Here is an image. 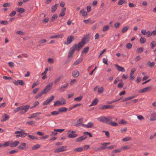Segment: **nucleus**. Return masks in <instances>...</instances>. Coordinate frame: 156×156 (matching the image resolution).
I'll list each match as a JSON object with an SVG mask.
<instances>
[{"mask_svg":"<svg viewBox=\"0 0 156 156\" xmlns=\"http://www.w3.org/2000/svg\"><path fill=\"white\" fill-rule=\"evenodd\" d=\"M86 43V41H82L77 45L76 44H73L70 49L67 56L68 58H72L73 55L75 50H76L78 51H80L83 46Z\"/></svg>","mask_w":156,"mask_h":156,"instance_id":"nucleus-1","label":"nucleus"},{"mask_svg":"<svg viewBox=\"0 0 156 156\" xmlns=\"http://www.w3.org/2000/svg\"><path fill=\"white\" fill-rule=\"evenodd\" d=\"M113 117L111 116H109L108 117L105 116H102L99 117L98 118V121L104 122L108 124L109 121L113 119Z\"/></svg>","mask_w":156,"mask_h":156,"instance_id":"nucleus-2","label":"nucleus"},{"mask_svg":"<svg viewBox=\"0 0 156 156\" xmlns=\"http://www.w3.org/2000/svg\"><path fill=\"white\" fill-rule=\"evenodd\" d=\"M30 107L29 105H23L21 106V111L20 112L21 114H25L27 111Z\"/></svg>","mask_w":156,"mask_h":156,"instance_id":"nucleus-3","label":"nucleus"},{"mask_svg":"<svg viewBox=\"0 0 156 156\" xmlns=\"http://www.w3.org/2000/svg\"><path fill=\"white\" fill-rule=\"evenodd\" d=\"M75 131H68L67 132V134H68V137L69 138H74L77 136V135Z\"/></svg>","mask_w":156,"mask_h":156,"instance_id":"nucleus-4","label":"nucleus"},{"mask_svg":"<svg viewBox=\"0 0 156 156\" xmlns=\"http://www.w3.org/2000/svg\"><path fill=\"white\" fill-rule=\"evenodd\" d=\"M74 39V38L73 36L72 35L69 36L67 37L66 41L64 42V44H65L68 45L70 44Z\"/></svg>","mask_w":156,"mask_h":156,"instance_id":"nucleus-5","label":"nucleus"},{"mask_svg":"<svg viewBox=\"0 0 156 156\" xmlns=\"http://www.w3.org/2000/svg\"><path fill=\"white\" fill-rule=\"evenodd\" d=\"M53 83L51 82L48 84L45 88L43 90L46 94L48 92L51 90L52 87Z\"/></svg>","mask_w":156,"mask_h":156,"instance_id":"nucleus-6","label":"nucleus"},{"mask_svg":"<svg viewBox=\"0 0 156 156\" xmlns=\"http://www.w3.org/2000/svg\"><path fill=\"white\" fill-rule=\"evenodd\" d=\"M54 96L52 95L46 100L43 104V105H45L51 102L54 98Z\"/></svg>","mask_w":156,"mask_h":156,"instance_id":"nucleus-7","label":"nucleus"},{"mask_svg":"<svg viewBox=\"0 0 156 156\" xmlns=\"http://www.w3.org/2000/svg\"><path fill=\"white\" fill-rule=\"evenodd\" d=\"M66 104V101L64 99H63V100L61 101H55L54 105L55 107L57 105H63Z\"/></svg>","mask_w":156,"mask_h":156,"instance_id":"nucleus-8","label":"nucleus"},{"mask_svg":"<svg viewBox=\"0 0 156 156\" xmlns=\"http://www.w3.org/2000/svg\"><path fill=\"white\" fill-rule=\"evenodd\" d=\"M110 144V142L105 143L101 144V145H102V146L100 147L101 151L104 150L106 149H108V147L107 146V145H109Z\"/></svg>","mask_w":156,"mask_h":156,"instance_id":"nucleus-9","label":"nucleus"},{"mask_svg":"<svg viewBox=\"0 0 156 156\" xmlns=\"http://www.w3.org/2000/svg\"><path fill=\"white\" fill-rule=\"evenodd\" d=\"M151 87H148L141 89L138 92L139 93H143L144 92H149L150 91V90H151Z\"/></svg>","mask_w":156,"mask_h":156,"instance_id":"nucleus-10","label":"nucleus"},{"mask_svg":"<svg viewBox=\"0 0 156 156\" xmlns=\"http://www.w3.org/2000/svg\"><path fill=\"white\" fill-rule=\"evenodd\" d=\"M26 143H21L20 144V145L18 147V148L20 149L25 150L27 148L26 147Z\"/></svg>","mask_w":156,"mask_h":156,"instance_id":"nucleus-11","label":"nucleus"},{"mask_svg":"<svg viewBox=\"0 0 156 156\" xmlns=\"http://www.w3.org/2000/svg\"><path fill=\"white\" fill-rule=\"evenodd\" d=\"M87 137L86 135L84 134L83 136L77 138L76 139V141L77 142H80L86 139Z\"/></svg>","mask_w":156,"mask_h":156,"instance_id":"nucleus-12","label":"nucleus"},{"mask_svg":"<svg viewBox=\"0 0 156 156\" xmlns=\"http://www.w3.org/2000/svg\"><path fill=\"white\" fill-rule=\"evenodd\" d=\"M41 114V112H40L35 113L31 114V116L28 117V118L29 119H31L35 117H37L39 116L40 114Z\"/></svg>","mask_w":156,"mask_h":156,"instance_id":"nucleus-13","label":"nucleus"},{"mask_svg":"<svg viewBox=\"0 0 156 156\" xmlns=\"http://www.w3.org/2000/svg\"><path fill=\"white\" fill-rule=\"evenodd\" d=\"M9 116L7 114H4L2 116L1 121L2 122H5L9 119Z\"/></svg>","mask_w":156,"mask_h":156,"instance_id":"nucleus-14","label":"nucleus"},{"mask_svg":"<svg viewBox=\"0 0 156 156\" xmlns=\"http://www.w3.org/2000/svg\"><path fill=\"white\" fill-rule=\"evenodd\" d=\"M94 124L92 122H89L87 125L82 124V126L84 127L87 128H92L93 127Z\"/></svg>","mask_w":156,"mask_h":156,"instance_id":"nucleus-15","label":"nucleus"},{"mask_svg":"<svg viewBox=\"0 0 156 156\" xmlns=\"http://www.w3.org/2000/svg\"><path fill=\"white\" fill-rule=\"evenodd\" d=\"M64 36L63 34H58L54 36H51L50 37L51 38H62Z\"/></svg>","mask_w":156,"mask_h":156,"instance_id":"nucleus-16","label":"nucleus"},{"mask_svg":"<svg viewBox=\"0 0 156 156\" xmlns=\"http://www.w3.org/2000/svg\"><path fill=\"white\" fill-rule=\"evenodd\" d=\"M66 8L65 7H63L61 10V12L60 13L59 16L60 17H63L64 16L66 13Z\"/></svg>","mask_w":156,"mask_h":156,"instance_id":"nucleus-17","label":"nucleus"},{"mask_svg":"<svg viewBox=\"0 0 156 156\" xmlns=\"http://www.w3.org/2000/svg\"><path fill=\"white\" fill-rule=\"evenodd\" d=\"M150 120L151 121H154L156 120V114L153 113L151 114L150 118Z\"/></svg>","mask_w":156,"mask_h":156,"instance_id":"nucleus-18","label":"nucleus"},{"mask_svg":"<svg viewBox=\"0 0 156 156\" xmlns=\"http://www.w3.org/2000/svg\"><path fill=\"white\" fill-rule=\"evenodd\" d=\"M20 142L19 141H16L13 143H12L11 141H10V147H15Z\"/></svg>","mask_w":156,"mask_h":156,"instance_id":"nucleus-19","label":"nucleus"},{"mask_svg":"<svg viewBox=\"0 0 156 156\" xmlns=\"http://www.w3.org/2000/svg\"><path fill=\"white\" fill-rule=\"evenodd\" d=\"M115 66L117 67V69L118 71L122 72H124L125 71V69L123 67L119 66L117 64H115Z\"/></svg>","mask_w":156,"mask_h":156,"instance_id":"nucleus-20","label":"nucleus"},{"mask_svg":"<svg viewBox=\"0 0 156 156\" xmlns=\"http://www.w3.org/2000/svg\"><path fill=\"white\" fill-rule=\"evenodd\" d=\"M68 83H66L63 85L59 89V91L62 92L64 91L65 90V88H67L68 87Z\"/></svg>","mask_w":156,"mask_h":156,"instance_id":"nucleus-21","label":"nucleus"},{"mask_svg":"<svg viewBox=\"0 0 156 156\" xmlns=\"http://www.w3.org/2000/svg\"><path fill=\"white\" fill-rule=\"evenodd\" d=\"M79 74V72L77 70H76L72 72V76L75 77H77Z\"/></svg>","mask_w":156,"mask_h":156,"instance_id":"nucleus-22","label":"nucleus"},{"mask_svg":"<svg viewBox=\"0 0 156 156\" xmlns=\"http://www.w3.org/2000/svg\"><path fill=\"white\" fill-rule=\"evenodd\" d=\"M83 21L86 24H91L94 22V21L91 20L90 19L87 20H84Z\"/></svg>","mask_w":156,"mask_h":156,"instance_id":"nucleus-23","label":"nucleus"},{"mask_svg":"<svg viewBox=\"0 0 156 156\" xmlns=\"http://www.w3.org/2000/svg\"><path fill=\"white\" fill-rule=\"evenodd\" d=\"M98 102V100L97 98L95 99L93 101H92L91 102V104L90 105V106H92L96 105L97 104Z\"/></svg>","mask_w":156,"mask_h":156,"instance_id":"nucleus-24","label":"nucleus"},{"mask_svg":"<svg viewBox=\"0 0 156 156\" xmlns=\"http://www.w3.org/2000/svg\"><path fill=\"white\" fill-rule=\"evenodd\" d=\"M83 118H80L78 120H77V124H76L75 125V126H79V124H81L82 125V124H83Z\"/></svg>","mask_w":156,"mask_h":156,"instance_id":"nucleus-25","label":"nucleus"},{"mask_svg":"<svg viewBox=\"0 0 156 156\" xmlns=\"http://www.w3.org/2000/svg\"><path fill=\"white\" fill-rule=\"evenodd\" d=\"M90 34H87L83 38V40L82 41H83V40H86L87 41H89L90 40V37H89V36H90Z\"/></svg>","mask_w":156,"mask_h":156,"instance_id":"nucleus-26","label":"nucleus"},{"mask_svg":"<svg viewBox=\"0 0 156 156\" xmlns=\"http://www.w3.org/2000/svg\"><path fill=\"white\" fill-rule=\"evenodd\" d=\"M67 110V108L65 107H62L58 109V112H66Z\"/></svg>","mask_w":156,"mask_h":156,"instance_id":"nucleus-27","label":"nucleus"},{"mask_svg":"<svg viewBox=\"0 0 156 156\" xmlns=\"http://www.w3.org/2000/svg\"><path fill=\"white\" fill-rule=\"evenodd\" d=\"M59 5L58 4L56 3L55 5L52 6L51 7V12H55L57 9V6Z\"/></svg>","mask_w":156,"mask_h":156,"instance_id":"nucleus-28","label":"nucleus"},{"mask_svg":"<svg viewBox=\"0 0 156 156\" xmlns=\"http://www.w3.org/2000/svg\"><path fill=\"white\" fill-rule=\"evenodd\" d=\"M82 58H81L77 59L73 63V65L75 66L78 65L82 62Z\"/></svg>","mask_w":156,"mask_h":156,"instance_id":"nucleus-29","label":"nucleus"},{"mask_svg":"<svg viewBox=\"0 0 156 156\" xmlns=\"http://www.w3.org/2000/svg\"><path fill=\"white\" fill-rule=\"evenodd\" d=\"M89 49V47H86L85 48H84L82 52V54L83 55L84 53H85V54L87 53Z\"/></svg>","mask_w":156,"mask_h":156,"instance_id":"nucleus-30","label":"nucleus"},{"mask_svg":"<svg viewBox=\"0 0 156 156\" xmlns=\"http://www.w3.org/2000/svg\"><path fill=\"white\" fill-rule=\"evenodd\" d=\"M58 15L57 14H54L52 17L51 19H50V21L51 22H53L57 18Z\"/></svg>","mask_w":156,"mask_h":156,"instance_id":"nucleus-31","label":"nucleus"},{"mask_svg":"<svg viewBox=\"0 0 156 156\" xmlns=\"http://www.w3.org/2000/svg\"><path fill=\"white\" fill-rule=\"evenodd\" d=\"M43 94H45V93L43 90L42 91L38 93L37 95L35 96V98H37L41 96Z\"/></svg>","mask_w":156,"mask_h":156,"instance_id":"nucleus-32","label":"nucleus"},{"mask_svg":"<svg viewBox=\"0 0 156 156\" xmlns=\"http://www.w3.org/2000/svg\"><path fill=\"white\" fill-rule=\"evenodd\" d=\"M109 125H110L112 126H118V124L117 123L114 122H113L111 120L109 121L108 123Z\"/></svg>","mask_w":156,"mask_h":156,"instance_id":"nucleus-33","label":"nucleus"},{"mask_svg":"<svg viewBox=\"0 0 156 156\" xmlns=\"http://www.w3.org/2000/svg\"><path fill=\"white\" fill-rule=\"evenodd\" d=\"M60 149V150L61 152L64 151H66L67 149V146H62L59 147Z\"/></svg>","mask_w":156,"mask_h":156,"instance_id":"nucleus-34","label":"nucleus"},{"mask_svg":"<svg viewBox=\"0 0 156 156\" xmlns=\"http://www.w3.org/2000/svg\"><path fill=\"white\" fill-rule=\"evenodd\" d=\"M17 9V12H18L20 13H23L25 11V9L23 8H20L19 7H18Z\"/></svg>","mask_w":156,"mask_h":156,"instance_id":"nucleus-35","label":"nucleus"},{"mask_svg":"<svg viewBox=\"0 0 156 156\" xmlns=\"http://www.w3.org/2000/svg\"><path fill=\"white\" fill-rule=\"evenodd\" d=\"M92 149L95 152H98L101 151L100 147L98 148H97L95 146H93L92 147Z\"/></svg>","mask_w":156,"mask_h":156,"instance_id":"nucleus-36","label":"nucleus"},{"mask_svg":"<svg viewBox=\"0 0 156 156\" xmlns=\"http://www.w3.org/2000/svg\"><path fill=\"white\" fill-rule=\"evenodd\" d=\"M147 65L149 66L150 68L153 67L155 65V63L154 62H151L150 61L147 62Z\"/></svg>","mask_w":156,"mask_h":156,"instance_id":"nucleus-37","label":"nucleus"},{"mask_svg":"<svg viewBox=\"0 0 156 156\" xmlns=\"http://www.w3.org/2000/svg\"><path fill=\"white\" fill-rule=\"evenodd\" d=\"M80 13H82V15L83 16L85 17L86 16H87V12L84 11V9H82L80 12Z\"/></svg>","mask_w":156,"mask_h":156,"instance_id":"nucleus-38","label":"nucleus"},{"mask_svg":"<svg viewBox=\"0 0 156 156\" xmlns=\"http://www.w3.org/2000/svg\"><path fill=\"white\" fill-rule=\"evenodd\" d=\"M82 98H83V96H80V97L75 98L74 99V101H81Z\"/></svg>","mask_w":156,"mask_h":156,"instance_id":"nucleus-39","label":"nucleus"},{"mask_svg":"<svg viewBox=\"0 0 156 156\" xmlns=\"http://www.w3.org/2000/svg\"><path fill=\"white\" fill-rule=\"evenodd\" d=\"M28 136L29 137L30 139L32 140H37L38 138L37 136H35L33 135H28Z\"/></svg>","mask_w":156,"mask_h":156,"instance_id":"nucleus-40","label":"nucleus"},{"mask_svg":"<svg viewBox=\"0 0 156 156\" xmlns=\"http://www.w3.org/2000/svg\"><path fill=\"white\" fill-rule=\"evenodd\" d=\"M40 147V145L39 144H37L33 146L32 149L33 150H36Z\"/></svg>","mask_w":156,"mask_h":156,"instance_id":"nucleus-41","label":"nucleus"},{"mask_svg":"<svg viewBox=\"0 0 156 156\" xmlns=\"http://www.w3.org/2000/svg\"><path fill=\"white\" fill-rule=\"evenodd\" d=\"M83 150V148L82 147L77 148L74 150V151L76 152H80Z\"/></svg>","mask_w":156,"mask_h":156,"instance_id":"nucleus-42","label":"nucleus"},{"mask_svg":"<svg viewBox=\"0 0 156 156\" xmlns=\"http://www.w3.org/2000/svg\"><path fill=\"white\" fill-rule=\"evenodd\" d=\"M129 29V27L128 26H125L123 28L122 30V33L126 32Z\"/></svg>","mask_w":156,"mask_h":156,"instance_id":"nucleus-43","label":"nucleus"},{"mask_svg":"<svg viewBox=\"0 0 156 156\" xmlns=\"http://www.w3.org/2000/svg\"><path fill=\"white\" fill-rule=\"evenodd\" d=\"M3 147L10 146V141L7 142L2 144Z\"/></svg>","mask_w":156,"mask_h":156,"instance_id":"nucleus-44","label":"nucleus"},{"mask_svg":"<svg viewBox=\"0 0 156 156\" xmlns=\"http://www.w3.org/2000/svg\"><path fill=\"white\" fill-rule=\"evenodd\" d=\"M156 42L154 41H152L151 44V48L153 49L155 46Z\"/></svg>","mask_w":156,"mask_h":156,"instance_id":"nucleus-45","label":"nucleus"},{"mask_svg":"<svg viewBox=\"0 0 156 156\" xmlns=\"http://www.w3.org/2000/svg\"><path fill=\"white\" fill-rule=\"evenodd\" d=\"M131 138L130 137H126L122 139V140L124 142H126L131 140Z\"/></svg>","mask_w":156,"mask_h":156,"instance_id":"nucleus-46","label":"nucleus"},{"mask_svg":"<svg viewBox=\"0 0 156 156\" xmlns=\"http://www.w3.org/2000/svg\"><path fill=\"white\" fill-rule=\"evenodd\" d=\"M140 41L141 43H144L146 41V39L144 37H141L140 39Z\"/></svg>","mask_w":156,"mask_h":156,"instance_id":"nucleus-47","label":"nucleus"},{"mask_svg":"<svg viewBox=\"0 0 156 156\" xmlns=\"http://www.w3.org/2000/svg\"><path fill=\"white\" fill-rule=\"evenodd\" d=\"M122 151V149L120 148L114 150L112 151V152L114 153H117L121 152Z\"/></svg>","mask_w":156,"mask_h":156,"instance_id":"nucleus-48","label":"nucleus"},{"mask_svg":"<svg viewBox=\"0 0 156 156\" xmlns=\"http://www.w3.org/2000/svg\"><path fill=\"white\" fill-rule=\"evenodd\" d=\"M59 112L58 111H54L51 113V115H57L59 114Z\"/></svg>","mask_w":156,"mask_h":156,"instance_id":"nucleus-49","label":"nucleus"},{"mask_svg":"<svg viewBox=\"0 0 156 156\" xmlns=\"http://www.w3.org/2000/svg\"><path fill=\"white\" fill-rule=\"evenodd\" d=\"M99 109L100 110H104L105 109H107V105H103L100 106L99 107Z\"/></svg>","mask_w":156,"mask_h":156,"instance_id":"nucleus-50","label":"nucleus"},{"mask_svg":"<svg viewBox=\"0 0 156 156\" xmlns=\"http://www.w3.org/2000/svg\"><path fill=\"white\" fill-rule=\"evenodd\" d=\"M18 82V84L21 86H23L24 85V83L23 80H17Z\"/></svg>","mask_w":156,"mask_h":156,"instance_id":"nucleus-51","label":"nucleus"},{"mask_svg":"<svg viewBox=\"0 0 156 156\" xmlns=\"http://www.w3.org/2000/svg\"><path fill=\"white\" fill-rule=\"evenodd\" d=\"M16 12L15 11H13L9 15V16L10 17H13L16 14Z\"/></svg>","mask_w":156,"mask_h":156,"instance_id":"nucleus-52","label":"nucleus"},{"mask_svg":"<svg viewBox=\"0 0 156 156\" xmlns=\"http://www.w3.org/2000/svg\"><path fill=\"white\" fill-rule=\"evenodd\" d=\"M61 76H59L57 78H56L54 81V83L55 84H56L59 81L60 79L62 78Z\"/></svg>","mask_w":156,"mask_h":156,"instance_id":"nucleus-53","label":"nucleus"},{"mask_svg":"<svg viewBox=\"0 0 156 156\" xmlns=\"http://www.w3.org/2000/svg\"><path fill=\"white\" fill-rule=\"evenodd\" d=\"M144 50V49L143 48H138L137 50L136 51L139 53H141Z\"/></svg>","mask_w":156,"mask_h":156,"instance_id":"nucleus-54","label":"nucleus"},{"mask_svg":"<svg viewBox=\"0 0 156 156\" xmlns=\"http://www.w3.org/2000/svg\"><path fill=\"white\" fill-rule=\"evenodd\" d=\"M0 23L2 25H6L8 24V22L7 20L2 21L0 22Z\"/></svg>","mask_w":156,"mask_h":156,"instance_id":"nucleus-55","label":"nucleus"},{"mask_svg":"<svg viewBox=\"0 0 156 156\" xmlns=\"http://www.w3.org/2000/svg\"><path fill=\"white\" fill-rule=\"evenodd\" d=\"M126 1L125 0H119L118 2V4L120 5H122L124 3H126Z\"/></svg>","mask_w":156,"mask_h":156,"instance_id":"nucleus-56","label":"nucleus"},{"mask_svg":"<svg viewBox=\"0 0 156 156\" xmlns=\"http://www.w3.org/2000/svg\"><path fill=\"white\" fill-rule=\"evenodd\" d=\"M103 132L105 133V135L107 138H109L110 137V134L108 131L104 130L103 131Z\"/></svg>","mask_w":156,"mask_h":156,"instance_id":"nucleus-57","label":"nucleus"},{"mask_svg":"<svg viewBox=\"0 0 156 156\" xmlns=\"http://www.w3.org/2000/svg\"><path fill=\"white\" fill-rule=\"evenodd\" d=\"M104 90V88L103 87H101L100 88H98V93L99 94L101 93Z\"/></svg>","mask_w":156,"mask_h":156,"instance_id":"nucleus-58","label":"nucleus"},{"mask_svg":"<svg viewBox=\"0 0 156 156\" xmlns=\"http://www.w3.org/2000/svg\"><path fill=\"white\" fill-rule=\"evenodd\" d=\"M38 83H37V82H34L31 86L32 88L33 89L35 87L37 86L38 84Z\"/></svg>","mask_w":156,"mask_h":156,"instance_id":"nucleus-59","label":"nucleus"},{"mask_svg":"<svg viewBox=\"0 0 156 156\" xmlns=\"http://www.w3.org/2000/svg\"><path fill=\"white\" fill-rule=\"evenodd\" d=\"M3 78L5 80H12V78L11 77H8L6 76H3Z\"/></svg>","mask_w":156,"mask_h":156,"instance_id":"nucleus-60","label":"nucleus"},{"mask_svg":"<svg viewBox=\"0 0 156 156\" xmlns=\"http://www.w3.org/2000/svg\"><path fill=\"white\" fill-rule=\"evenodd\" d=\"M152 35V33H151L150 31H148L147 32V34H146V37H148L151 36Z\"/></svg>","mask_w":156,"mask_h":156,"instance_id":"nucleus-61","label":"nucleus"},{"mask_svg":"<svg viewBox=\"0 0 156 156\" xmlns=\"http://www.w3.org/2000/svg\"><path fill=\"white\" fill-rule=\"evenodd\" d=\"M109 28V26L107 25H106L105 26L103 29V31L104 32L105 31H107L108 30Z\"/></svg>","mask_w":156,"mask_h":156,"instance_id":"nucleus-62","label":"nucleus"},{"mask_svg":"<svg viewBox=\"0 0 156 156\" xmlns=\"http://www.w3.org/2000/svg\"><path fill=\"white\" fill-rule=\"evenodd\" d=\"M123 84L122 82H121L118 84L117 87L118 88H121L123 87Z\"/></svg>","mask_w":156,"mask_h":156,"instance_id":"nucleus-63","label":"nucleus"},{"mask_svg":"<svg viewBox=\"0 0 156 156\" xmlns=\"http://www.w3.org/2000/svg\"><path fill=\"white\" fill-rule=\"evenodd\" d=\"M132 46V44L130 43H128L126 45V48L128 49L131 48Z\"/></svg>","mask_w":156,"mask_h":156,"instance_id":"nucleus-64","label":"nucleus"}]
</instances>
